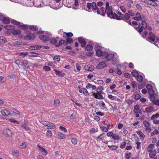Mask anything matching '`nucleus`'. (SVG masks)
Returning a JSON list of instances; mask_svg holds the SVG:
<instances>
[{
    "label": "nucleus",
    "mask_w": 159,
    "mask_h": 159,
    "mask_svg": "<svg viewBox=\"0 0 159 159\" xmlns=\"http://www.w3.org/2000/svg\"><path fill=\"white\" fill-rule=\"evenodd\" d=\"M87 8L88 9L87 11L89 12L93 11L94 13L97 12V14L101 15L103 16L105 15L106 12H107V16L113 19H116L117 15L115 13L113 12L112 7L111 6H109V3L106 2V10L104 7H100V10L99 8L97 7L96 3L93 2L92 3H88L87 4Z\"/></svg>",
    "instance_id": "f257e3e1"
},
{
    "label": "nucleus",
    "mask_w": 159,
    "mask_h": 159,
    "mask_svg": "<svg viewBox=\"0 0 159 159\" xmlns=\"http://www.w3.org/2000/svg\"><path fill=\"white\" fill-rule=\"evenodd\" d=\"M141 18V19L142 21V23H139V26L135 28V29L139 33L142 32L143 29H145L147 27V23L145 21L146 18L144 15H142Z\"/></svg>",
    "instance_id": "f03ea898"
},
{
    "label": "nucleus",
    "mask_w": 159,
    "mask_h": 159,
    "mask_svg": "<svg viewBox=\"0 0 159 159\" xmlns=\"http://www.w3.org/2000/svg\"><path fill=\"white\" fill-rule=\"evenodd\" d=\"M50 43L54 44L56 47H59L62 44H65L66 43L65 41L62 40H61L59 42H57V40L55 38L52 39L50 41Z\"/></svg>",
    "instance_id": "7ed1b4c3"
},
{
    "label": "nucleus",
    "mask_w": 159,
    "mask_h": 159,
    "mask_svg": "<svg viewBox=\"0 0 159 159\" xmlns=\"http://www.w3.org/2000/svg\"><path fill=\"white\" fill-rule=\"evenodd\" d=\"M150 100L155 105L159 106V96L156 95L155 96H151Z\"/></svg>",
    "instance_id": "20e7f679"
},
{
    "label": "nucleus",
    "mask_w": 159,
    "mask_h": 159,
    "mask_svg": "<svg viewBox=\"0 0 159 159\" xmlns=\"http://www.w3.org/2000/svg\"><path fill=\"white\" fill-rule=\"evenodd\" d=\"M130 16L128 13H125L124 15L118 16L116 17V19L117 20H128L129 19Z\"/></svg>",
    "instance_id": "39448f33"
},
{
    "label": "nucleus",
    "mask_w": 159,
    "mask_h": 159,
    "mask_svg": "<svg viewBox=\"0 0 159 159\" xmlns=\"http://www.w3.org/2000/svg\"><path fill=\"white\" fill-rule=\"evenodd\" d=\"M92 95L95 98L99 99H103L104 98L103 97L102 95V92H99L97 91L96 93H94L93 92L92 93Z\"/></svg>",
    "instance_id": "423d86ee"
},
{
    "label": "nucleus",
    "mask_w": 159,
    "mask_h": 159,
    "mask_svg": "<svg viewBox=\"0 0 159 159\" xmlns=\"http://www.w3.org/2000/svg\"><path fill=\"white\" fill-rule=\"evenodd\" d=\"M35 38V36L34 34L30 33L25 35L24 37V39L26 40H33Z\"/></svg>",
    "instance_id": "0eeeda50"
},
{
    "label": "nucleus",
    "mask_w": 159,
    "mask_h": 159,
    "mask_svg": "<svg viewBox=\"0 0 159 159\" xmlns=\"http://www.w3.org/2000/svg\"><path fill=\"white\" fill-rule=\"evenodd\" d=\"M104 56L105 57L108 61H110L112 60L114 58V55L112 53H108L106 52L104 53Z\"/></svg>",
    "instance_id": "6e6552de"
},
{
    "label": "nucleus",
    "mask_w": 159,
    "mask_h": 159,
    "mask_svg": "<svg viewBox=\"0 0 159 159\" xmlns=\"http://www.w3.org/2000/svg\"><path fill=\"white\" fill-rule=\"evenodd\" d=\"M78 41L81 44L82 47H84L86 44V43L85 39L82 37H79L78 39Z\"/></svg>",
    "instance_id": "1a4fd4ad"
},
{
    "label": "nucleus",
    "mask_w": 159,
    "mask_h": 159,
    "mask_svg": "<svg viewBox=\"0 0 159 159\" xmlns=\"http://www.w3.org/2000/svg\"><path fill=\"white\" fill-rule=\"evenodd\" d=\"M39 39L44 41H48L50 39L49 36L44 35H41L39 36Z\"/></svg>",
    "instance_id": "9d476101"
},
{
    "label": "nucleus",
    "mask_w": 159,
    "mask_h": 159,
    "mask_svg": "<svg viewBox=\"0 0 159 159\" xmlns=\"http://www.w3.org/2000/svg\"><path fill=\"white\" fill-rule=\"evenodd\" d=\"M37 146L39 148V151L42 153L43 154L46 156L48 154L47 151L44 148L40 146L39 144H38Z\"/></svg>",
    "instance_id": "9b49d317"
},
{
    "label": "nucleus",
    "mask_w": 159,
    "mask_h": 159,
    "mask_svg": "<svg viewBox=\"0 0 159 159\" xmlns=\"http://www.w3.org/2000/svg\"><path fill=\"white\" fill-rule=\"evenodd\" d=\"M99 106L100 108L105 111H107L108 109L105 105V103L103 101L99 103Z\"/></svg>",
    "instance_id": "f8f14e48"
},
{
    "label": "nucleus",
    "mask_w": 159,
    "mask_h": 159,
    "mask_svg": "<svg viewBox=\"0 0 159 159\" xmlns=\"http://www.w3.org/2000/svg\"><path fill=\"white\" fill-rule=\"evenodd\" d=\"M106 66V64L104 61L100 62L97 66V68L98 69H101Z\"/></svg>",
    "instance_id": "ddd939ff"
},
{
    "label": "nucleus",
    "mask_w": 159,
    "mask_h": 159,
    "mask_svg": "<svg viewBox=\"0 0 159 159\" xmlns=\"http://www.w3.org/2000/svg\"><path fill=\"white\" fill-rule=\"evenodd\" d=\"M106 52H103L101 50V49H98L96 51V55L98 57H100L102 56H104V53Z\"/></svg>",
    "instance_id": "4468645a"
},
{
    "label": "nucleus",
    "mask_w": 159,
    "mask_h": 159,
    "mask_svg": "<svg viewBox=\"0 0 159 159\" xmlns=\"http://www.w3.org/2000/svg\"><path fill=\"white\" fill-rule=\"evenodd\" d=\"M1 113L2 115L4 116H8L10 114V112L9 111L5 109L1 110Z\"/></svg>",
    "instance_id": "2eb2a0df"
},
{
    "label": "nucleus",
    "mask_w": 159,
    "mask_h": 159,
    "mask_svg": "<svg viewBox=\"0 0 159 159\" xmlns=\"http://www.w3.org/2000/svg\"><path fill=\"white\" fill-rule=\"evenodd\" d=\"M149 35L150 37L149 38L148 41L151 42H154L155 39V35L152 32L150 33Z\"/></svg>",
    "instance_id": "dca6fc26"
},
{
    "label": "nucleus",
    "mask_w": 159,
    "mask_h": 159,
    "mask_svg": "<svg viewBox=\"0 0 159 159\" xmlns=\"http://www.w3.org/2000/svg\"><path fill=\"white\" fill-rule=\"evenodd\" d=\"M28 125L27 122H25L24 124L22 125L21 126V127L23 128L26 131H28L30 130V128L28 126Z\"/></svg>",
    "instance_id": "f3484780"
},
{
    "label": "nucleus",
    "mask_w": 159,
    "mask_h": 159,
    "mask_svg": "<svg viewBox=\"0 0 159 159\" xmlns=\"http://www.w3.org/2000/svg\"><path fill=\"white\" fill-rule=\"evenodd\" d=\"M134 113H139L140 114L141 112V110L139 109V106L138 105H135L134 107Z\"/></svg>",
    "instance_id": "a211bd4d"
},
{
    "label": "nucleus",
    "mask_w": 159,
    "mask_h": 159,
    "mask_svg": "<svg viewBox=\"0 0 159 159\" xmlns=\"http://www.w3.org/2000/svg\"><path fill=\"white\" fill-rule=\"evenodd\" d=\"M148 93L150 95V99H151V96H155L157 94H154V92L152 89L148 90Z\"/></svg>",
    "instance_id": "6ab92c4d"
},
{
    "label": "nucleus",
    "mask_w": 159,
    "mask_h": 159,
    "mask_svg": "<svg viewBox=\"0 0 159 159\" xmlns=\"http://www.w3.org/2000/svg\"><path fill=\"white\" fill-rule=\"evenodd\" d=\"M4 28L10 30H13L15 29V27L13 25H7L4 26Z\"/></svg>",
    "instance_id": "aec40b11"
},
{
    "label": "nucleus",
    "mask_w": 159,
    "mask_h": 159,
    "mask_svg": "<svg viewBox=\"0 0 159 159\" xmlns=\"http://www.w3.org/2000/svg\"><path fill=\"white\" fill-rule=\"evenodd\" d=\"M54 70L57 75L60 77H63L64 76V74L62 72L57 70L55 69H54Z\"/></svg>",
    "instance_id": "412c9836"
},
{
    "label": "nucleus",
    "mask_w": 159,
    "mask_h": 159,
    "mask_svg": "<svg viewBox=\"0 0 159 159\" xmlns=\"http://www.w3.org/2000/svg\"><path fill=\"white\" fill-rule=\"evenodd\" d=\"M137 134L139 136L141 139L142 140L144 139L145 136L141 131H138L137 132Z\"/></svg>",
    "instance_id": "4be33fe9"
},
{
    "label": "nucleus",
    "mask_w": 159,
    "mask_h": 159,
    "mask_svg": "<svg viewBox=\"0 0 159 159\" xmlns=\"http://www.w3.org/2000/svg\"><path fill=\"white\" fill-rule=\"evenodd\" d=\"M55 125L52 123H48L47 125V128L48 129H54L55 128Z\"/></svg>",
    "instance_id": "5701e85b"
},
{
    "label": "nucleus",
    "mask_w": 159,
    "mask_h": 159,
    "mask_svg": "<svg viewBox=\"0 0 159 159\" xmlns=\"http://www.w3.org/2000/svg\"><path fill=\"white\" fill-rule=\"evenodd\" d=\"M141 16L139 12H137L135 15V16L133 17V19L137 21H139L141 20Z\"/></svg>",
    "instance_id": "b1692460"
},
{
    "label": "nucleus",
    "mask_w": 159,
    "mask_h": 159,
    "mask_svg": "<svg viewBox=\"0 0 159 159\" xmlns=\"http://www.w3.org/2000/svg\"><path fill=\"white\" fill-rule=\"evenodd\" d=\"M41 46L40 45H34L30 46L29 47V48L30 49L38 50L41 48Z\"/></svg>",
    "instance_id": "393cba45"
},
{
    "label": "nucleus",
    "mask_w": 159,
    "mask_h": 159,
    "mask_svg": "<svg viewBox=\"0 0 159 159\" xmlns=\"http://www.w3.org/2000/svg\"><path fill=\"white\" fill-rule=\"evenodd\" d=\"M153 111V108L151 106L146 107L145 109V111L147 113H150Z\"/></svg>",
    "instance_id": "a878e982"
},
{
    "label": "nucleus",
    "mask_w": 159,
    "mask_h": 159,
    "mask_svg": "<svg viewBox=\"0 0 159 159\" xmlns=\"http://www.w3.org/2000/svg\"><path fill=\"white\" fill-rule=\"evenodd\" d=\"M154 145L153 144H149L146 148L148 152H151L153 151V148L154 147Z\"/></svg>",
    "instance_id": "bb28decb"
},
{
    "label": "nucleus",
    "mask_w": 159,
    "mask_h": 159,
    "mask_svg": "<svg viewBox=\"0 0 159 159\" xmlns=\"http://www.w3.org/2000/svg\"><path fill=\"white\" fill-rule=\"evenodd\" d=\"M149 154V157L151 158H153L157 154V152L156 150H154L150 152Z\"/></svg>",
    "instance_id": "cd10ccee"
},
{
    "label": "nucleus",
    "mask_w": 159,
    "mask_h": 159,
    "mask_svg": "<svg viewBox=\"0 0 159 159\" xmlns=\"http://www.w3.org/2000/svg\"><path fill=\"white\" fill-rule=\"evenodd\" d=\"M10 20L9 18L6 17V16L5 17V18L3 19L2 21V22L5 24H8L10 22Z\"/></svg>",
    "instance_id": "c85d7f7f"
},
{
    "label": "nucleus",
    "mask_w": 159,
    "mask_h": 159,
    "mask_svg": "<svg viewBox=\"0 0 159 159\" xmlns=\"http://www.w3.org/2000/svg\"><path fill=\"white\" fill-rule=\"evenodd\" d=\"M7 42V39H6L3 37V36H0V43L2 44L5 43Z\"/></svg>",
    "instance_id": "c756f323"
},
{
    "label": "nucleus",
    "mask_w": 159,
    "mask_h": 159,
    "mask_svg": "<svg viewBox=\"0 0 159 159\" xmlns=\"http://www.w3.org/2000/svg\"><path fill=\"white\" fill-rule=\"evenodd\" d=\"M108 147L109 148L110 150L112 151L116 150L118 148V146L113 145L111 146L108 145Z\"/></svg>",
    "instance_id": "7c9ffc66"
},
{
    "label": "nucleus",
    "mask_w": 159,
    "mask_h": 159,
    "mask_svg": "<svg viewBox=\"0 0 159 159\" xmlns=\"http://www.w3.org/2000/svg\"><path fill=\"white\" fill-rule=\"evenodd\" d=\"M13 155L15 157H18L19 155V152L18 150H14L12 151Z\"/></svg>",
    "instance_id": "2f4dec72"
},
{
    "label": "nucleus",
    "mask_w": 159,
    "mask_h": 159,
    "mask_svg": "<svg viewBox=\"0 0 159 159\" xmlns=\"http://www.w3.org/2000/svg\"><path fill=\"white\" fill-rule=\"evenodd\" d=\"M58 138L61 139H63L65 138V135L64 134L62 133L61 132H58Z\"/></svg>",
    "instance_id": "473e14b6"
},
{
    "label": "nucleus",
    "mask_w": 159,
    "mask_h": 159,
    "mask_svg": "<svg viewBox=\"0 0 159 159\" xmlns=\"http://www.w3.org/2000/svg\"><path fill=\"white\" fill-rule=\"evenodd\" d=\"M108 98L112 100H119V99L116 96H114L111 94H109L108 95Z\"/></svg>",
    "instance_id": "72a5a7b5"
},
{
    "label": "nucleus",
    "mask_w": 159,
    "mask_h": 159,
    "mask_svg": "<svg viewBox=\"0 0 159 159\" xmlns=\"http://www.w3.org/2000/svg\"><path fill=\"white\" fill-rule=\"evenodd\" d=\"M84 68L86 70L90 71H92L94 69L93 67L90 66H85Z\"/></svg>",
    "instance_id": "f704fd0d"
},
{
    "label": "nucleus",
    "mask_w": 159,
    "mask_h": 159,
    "mask_svg": "<svg viewBox=\"0 0 159 159\" xmlns=\"http://www.w3.org/2000/svg\"><path fill=\"white\" fill-rule=\"evenodd\" d=\"M5 133L8 136H10L12 134V132L11 130L7 129L5 130Z\"/></svg>",
    "instance_id": "c9c22d12"
},
{
    "label": "nucleus",
    "mask_w": 159,
    "mask_h": 159,
    "mask_svg": "<svg viewBox=\"0 0 159 159\" xmlns=\"http://www.w3.org/2000/svg\"><path fill=\"white\" fill-rule=\"evenodd\" d=\"M21 33V31L19 30H16L13 31L12 34L14 35L19 34Z\"/></svg>",
    "instance_id": "e433bc0d"
},
{
    "label": "nucleus",
    "mask_w": 159,
    "mask_h": 159,
    "mask_svg": "<svg viewBox=\"0 0 159 159\" xmlns=\"http://www.w3.org/2000/svg\"><path fill=\"white\" fill-rule=\"evenodd\" d=\"M85 49L87 51H91L93 49V47L91 45H87L85 47Z\"/></svg>",
    "instance_id": "4c0bfd02"
},
{
    "label": "nucleus",
    "mask_w": 159,
    "mask_h": 159,
    "mask_svg": "<svg viewBox=\"0 0 159 159\" xmlns=\"http://www.w3.org/2000/svg\"><path fill=\"white\" fill-rule=\"evenodd\" d=\"M112 138L115 140H118L119 139L118 135L115 133L113 134Z\"/></svg>",
    "instance_id": "58836bf2"
},
{
    "label": "nucleus",
    "mask_w": 159,
    "mask_h": 159,
    "mask_svg": "<svg viewBox=\"0 0 159 159\" xmlns=\"http://www.w3.org/2000/svg\"><path fill=\"white\" fill-rule=\"evenodd\" d=\"M15 63L18 66H19L20 65H22L23 66H24V65H23V62L20 60L19 59L15 61Z\"/></svg>",
    "instance_id": "ea45409f"
},
{
    "label": "nucleus",
    "mask_w": 159,
    "mask_h": 159,
    "mask_svg": "<svg viewBox=\"0 0 159 159\" xmlns=\"http://www.w3.org/2000/svg\"><path fill=\"white\" fill-rule=\"evenodd\" d=\"M11 22L13 24L15 25H19L20 24V22L14 20H11Z\"/></svg>",
    "instance_id": "a19ab883"
},
{
    "label": "nucleus",
    "mask_w": 159,
    "mask_h": 159,
    "mask_svg": "<svg viewBox=\"0 0 159 159\" xmlns=\"http://www.w3.org/2000/svg\"><path fill=\"white\" fill-rule=\"evenodd\" d=\"M131 73L133 76L136 78L139 75L138 72L135 70L132 71L131 72Z\"/></svg>",
    "instance_id": "79ce46f5"
},
{
    "label": "nucleus",
    "mask_w": 159,
    "mask_h": 159,
    "mask_svg": "<svg viewBox=\"0 0 159 159\" xmlns=\"http://www.w3.org/2000/svg\"><path fill=\"white\" fill-rule=\"evenodd\" d=\"M47 136L48 138H51L52 136V133L50 130H48L46 133Z\"/></svg>",
    "instance_id": "37998d69"
},
{
    "label": "nucleus",
    "mask_w": 159,
    "mask_h": 159,
    "mask_svg": "<svg viewBox=\"0 0 159 159\" xmlns=\"http://www.w3.org/2000/svg\"><path fill=\"white\" fill-rule=\"evenodd\" d=\"M159 116V113H156L155 114L151 116V120L157 119Z\"/></svg>",
    "instance_id": "c03bdc74"
},
{
    "label": "nucleus",
    "mask_w": 159,
    "mask_h": 159,
    "mask_svg": "<svg viewBox=\"0 0 159 159\" xmlns=\"http://www.w3.org/2000/svg\"><path fill=\"white\" fill-rule=\"evenodd\" d=\"M137 81L139 82H142L143 80V77L141 75H138L136 77Z\"/></svg>",
    "instance_id": "a18cd8bd"
},
{
    "label": "nucleus",
    "mask_w": 159,
    "mask_h": 159,
    "mask_svg": "<svg viewBox=\"0 0 159 159\" xmlns=\"http://www.w3.org/2000/svg\"><path fill=\"white\" fill-rule=\"evenodd\" d=\"M143 124L145 127L150 126V125L149 123L147 120H145L143 121Z\"/></svg>",
    "instance_id": "49530a36"
},
{
    "label": "nucleus",
    "mask_w": 159,
    "mask_h": 159,
    "mask_svg": "<svg viewBox=\"0 0 159 159\" xmlns=\"http://www.w3.org/2000/svg\"><path fill=\"white\" fill-rule=\"evenodd\" d=\"M30 29L34 30H37L38 29L36 25H31L29 27Z\"/></svg>",
    "instance_id": "de8ad7c7"
},
{
    "label": "nucleus",
    "mask_w": 159,
    "mask_h": 159,
    "mask_svg": "<svg viewBox=\"0 0 159 159\" xmlns=\"http://www.w3.org/2000/svg\"><path fill=\"white\" fill-rule=\"evenodd\" d=\"M20 28L24 30H26L28 29V26L25 25L24 24H22L21 25H20Z\"/></svg>",
    "instance_id": "09e8293b"
},
{
    "label": "nucleus",
    "mask_w": 159,
    "mask_h": 159,
    "mask_svg": "<svg viewBox=\"0 0 159 159\" xmlns=\"http://www.w3.org/2000/svg\"><path fill=\"white\" fill-rule=\"evenodd\" d=\"M66 43H72L73 41V39L70 38H67L66 39Z\"/></svg>",
    "instance_id": "8fccbe9b"
},
{
    "label": "nucleus",
    "mask_w": 159,
    "mask_h": 159,
    "mask_svg": "<svg viewBox=\"0 0 159 159\" xmlns=\"http://www.w3.org/2000/svg\"><path fill=\"white\" fill-rule=\"evenodd\" d=\"M103 4V3L102 2H101V1H99V2H98L97 3V6L99 7H98V8H99V10H100V7H102L101 6Z\"/></svg>",
    "instance_id": "3c124183"
},
{
    "label": "nucleus",
    "mask_w": 159,
    "mask_h": 159,
    "mask_svg": "<svg viewBox=\"0 0 159 159\" xmlns=\"http://www.w3.org/2000/svg\"><path fill=\"white\" fill-rule=\"evenodd\" d=\"M71 141L72 144L75 145L77 144L78 142V140L76 138H73L72 139Z\"/></svg>",
    "instance_id": "603ef678"
},
{
    "label": "nucleus",
    "mask_w": 159,
    "mask_h": 159,
    "mask_svg": "<svg viewBox=\"0 0 159 159\" xmlns=\"http://www.w3.org/2000/svg\"><path fill=\"white\" fill-rule=\"evenodd\" d=\"M83 92L84 95L86 96H88L89 95V93L87 89L85 88L83 89Z\"/></svg>",
    "instance_id": "864d4df0"
},
{
    "label": "nucleus",
    "mask_w": 159,
    "mask_h": 159,
    "mask_svg": "<svg viewBox=\"0 0 159 159\" xmlns=\"http://www.w3.org/2000/svg\"><path fill=\"white\" fill-rule=\"evenodd\" d=\"M43 70L45 71H49L51 70V68L50 67L48 66H44L43 67Z\"/></svg>",
    "instance_id": "5fc2aeb1"
},
{
    "label": "nucleus",
    "mask_w": 159,
    "mask_h": 159,
    "mask_svg": "<svg viewBox=\"0 0 159 159\" xmlns=\"http://www.w3.org/2000/svg\"><path fill=\"white\" fill-rule=\"evenodd\" d=\"M53 60L55 61H59L60 60V58L59 56H56L53 57Z\"/></svg>",
    "instance_id": "6e6d98bb"
},
{
    "label": "nucleus",
    "mask_w": 159,
    "mask_h": 159,
    "mask_svg": "<svg viewBox=\"0 0 159 159\" xmlns=\"http://www.w3.org/2000/svg\"><path fill=\"white\" fill-rule=\"evenodd\" d=\"M145 131L148 133H150L152 130V129L150 127H145Z\"/></svg>",
    "instance_id": "4d7b16f0"
},
{
    "label": "nucleus",
    "mask_w": 159,
    "mask_h": 159,
    "mask_svg": "<svg viewBox=\"0 0 159 159\" xmlns=\"http://www.w3.org/2000/svg\"><path fill=\"white\" fill-rule=\"evenodd\" d=\"M59 129L62 131H63L65 133H66L67 130L66 129L62 126H60L59 127Z\"/></svg>",
    "instance_id": "13d9d810"
},
{
    "label": "nucleus",
    "mask_w": 159,
    "mask_h": 159,
    "mask_svg": "<svg viewBox=\"0 0 159 159\" xmlns=\"http://www.w3.org/2000/svg\"><path fill=\"white\" fill-rule=\"evenodd\" d=\"M77 72H79L81 70V66L78 63H76L75 64Z\"/></svg>",
    "instance_id": "bf43d9fd"
},
{
    "label": "nucleus",
    "mask_w": 159,
    "mask_h": 159,
    "mask_svg": "<svg viewBox=\"0 0 159 159\" xmlns=\"http://www.w3.org/2000/svg\"><path fill=\"white\" fill-rule=\"evenodd\" d=\"M158 133V131L157 129H155L153 132L151 133V136H153L155 134H157Z\"/></svg>",
    "instance_id": "052dcab7"
},
{
    "label": "nucleus",
    "mask_w": 159,
    "mask_h": 159,
    "mask_svg": "<svg viewBox=\"0 0 159 159\" xmlns=\"http://www.w3.org/2000/svg\"><path fill=\"white\" fill-rule=\"evenodd\" d=\"M105 134V133H103L102 134H101L100 135H99V136H98L97 139H100L101 140H102L103 139H104V138L105 137V136H103V135Z\"/></svg>",
    "instance_id": "680f3d73"
},
{
    "label": "nucleus",
    "mask_w": 159,
    "mask_h": 159,
    "mask_svg": "<svg viewBox=\"0 0 159 159\" xmlns=\"http://www.w3.org/2000/svg\"><path fill=\"white\" fill-rule=\"evenodd\" d=\"M114 72L118 75H121L122 74L121 71L119 69H114Z\"/></svg>",
    "instance_id": "e2e57ef3"
},
{
    "label": "nucleus",
    "mask_w": 159,
    "mask_h": 159,
    "mask_svg": "<svg viewBox=\"0 0 159 159\" xmlns=\"http://www.w3.org/2000/svg\"><path fill=\"white\" fill-rule=\"evenodd\" d=\"M101 129L104 132H107L108 130V128H107L105 126H102L101 127Z\"/></svg>",
    "instance_id": "0e129e2a"
},
{
    "label": "nucleus",
    "mask_w": 159,
    "mask_h": 159,
    "mask_svg": "<svg viewBox=\"0 0 159 159\" xmlns=\"http://www.w3.org/2000/svg\"><path fill=\"white\" fill-rule=\"evenodd\" d=\"M146 88L148 90L152 89V86L150 84H148L147 85Z\"/></svg>",
    "instance_id": "69168bd1"
},
{
    "label": "nucleus",
    "mask_w": 159,
    "mask_h": 159,
    "mask_svg": "<svg viewBox=\"0 0 159 159\" xmlns=\"http://www.w3.org/2000/svg\"><path fill=\"white\" fill-rule=\"evenodd\" d=\"M94 53L93 52H88L86 53V55L88 56H92L93 55Z\"/></svg>",
    "instance_id": "338daca9"
},
{
    "label": "nucleus",
    "mask_w": 159,
    "mask_h": 159,
    "mask_svg": "<svg viewBox=\"0 0 159 159\" xmlns=\"http://www.w3.org/2000/svg\"><path fill=\"white\" fill-rule=\"evenodd\" d=\"M141 98L140 95L139 94H136L135 95L134 97V99L136 100L139 99Z\"/></svg>",
    "instance_id": "774afa93"
}]
</instances>
